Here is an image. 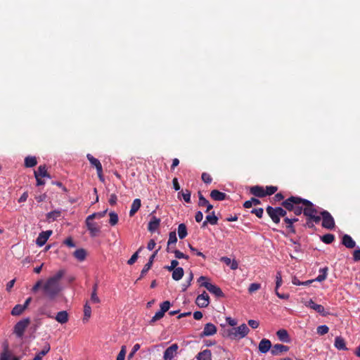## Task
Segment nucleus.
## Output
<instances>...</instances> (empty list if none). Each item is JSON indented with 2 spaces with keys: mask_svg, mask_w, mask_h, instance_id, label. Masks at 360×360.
I'll use <instances>...</instances> for the list:
<instances>
[{
  "mask_svg": "<svg viewBox=\"0 0 360 360\" xmlns=\"http://www.w3.org/2000/svg\"><path fill=\"white\" fill-rule=\"evenodd\" d=\"M109 216H110L109 223L110 224V225L111 226L116 225L118 222V215L115 212H110Z\"/></svg>",
  "mask_w": 360,
  "mask_h": 360,
  "instance_id": "41",
  "label": "nucleus"
},
{
  "mask_svg": "<svg viewBox=\"0 0 360 360\" xmlns=\"http://www.w3.org/2000/svg\"><path fill=\"white\" fill-rule=\"evenodd\" d=\"M198 360H212V353L210 349H205L198 353L197 356Z\"/></svg>",
  "mask_w": 360,
  "mask_h": 360,
  "instance_id": "29",
  "label": "nucleus"
},
{
  "mask_svg": "<svg viewBox=\"0 0 360 360\" xmlns=\"http://www.w3.org/2000/svg\"><path fill=\"white\" fill-rule=\"evenodd\" d=\"M126 355V347L122 346L120 352H119L116 360H124Z\"/></svg>",
  "mask_w": 360,
  "mask_h": 360,
  "instance_id": "53",
  "label": "nucleus"
},
{
  "mask_svg": "<svg viewBox=\"0 0 360 360\" xmlns=\"http://www.w3.org/2000/svg\"><path fill=\"white\" fill-rule=\"evenodd\" d=\"M277 209H278V215H279V217H285L286 214H287V210H285L284 207H277Z\"/></svg>",
  "mask_w": 360,
  "mask_h": 360,
  "instance_id": "63",
  "label": "nucleus"
},
{
  "mask_svg": "<svg viewBox=\"0 0 360 360\" xmlns=\"http://www.w3.org/2000/svg\"><path fill=\"white\" fill-rule=\"evenodd\" d=\"M198 206L199 207H206V212H210V211L213 208V205H211L209 201L202 195V192L199 191L198 192Z\"/></svg>",
  "mask_w": 360,
  "mask_h": 360,
  "instance_id": "16",
  "label": "nucleus"
},
{
  "mask_svg": "<svg viewBox=\"0 0 360 360\" xmlns=\"http://www.w3.org/2000/svg\"><path fill=\"white\" fill-rule=\"evenodd\" d=\"M52 234V231L49 230L46 231L41 232L36 240V243L37 245L41 247L43 246L49 239V238Z\"/></svg>",
  "mask_w": 360,
  "mask_h": 360,
  "instance_id": "13",
  "label": "nucleus"
},
{
  "mask_svg": "<svg viewBox=\"0 0 360 360\" xmlns=\"http://www.w3.org/2000/svg\"><path fill=\"white\" fill-rule=\"evenodd\" d=\"M278 191V187L274 186H268L264 188V193H266V196L271 195L274 194Z\"/></svg>",
  "mask_w": 360,
  "mask_h": 360,
  "instance_id": "40",
  "label": "nucleus"
},
{
  "mask_svg": "<svg viewBox=\"0 0 360 360\" xmlns=\"http://www.w3.org/2000/svg\"><path fill=\"white\" fill-rule=\"evenodd\" d=\"M165 315V313L162 312L161 310L157 311L155 313V314L152 317L150 321V324H153L154 323L155 321L161 319Z\"/></svg>",
  "mask_w": 360,
  "mask_h": 360,
  "instance_id": "42",
  "label": "nucleus"
},
{
  "mask_svg": "<svg viewBox=\"0 0 360 360\" xmlns=\"http://www.w3.org/2000/svg\"><path fill=\"white\" fill-rule=\"evenodd\" d=\"M99 226L91 223V237L98 236L101 232Z\"/></svg>",
  "mask_w": 360,
  "mask_h": 360,
  "instance_id": "45",
  "label": "nucleus"
},
{
  "mask_svg": "<svg viewBox=\"0 0 360 360\" xmlns=\"http://www.w3.org/2000/svg\"><path fill=\"white\" fill-rule=\"evenodd\" d=\"M250 329L246 324L243 323L238 327L232 328L226 332V335L231 340H240L245 338L249 333ZM225 336V335H224Z\"/></svg>",
  "mask_w": 360,
  "mask_h": 360,
  "instance_id": "4",
  "label": "nucleus"
},
{
  "mask_svg": "<svg viewBox=\"0 0 360 360\" xmlns=\"http://www.w3.org/2000/svg\"><path fill=\"white\" fill-rule=\"evenodd\" d=\"M217 327L211 323L205 325L202 332L200 334V338L212 336L217 333Z\"/></svg>",
  "mask_w": 360,
  "mask_h": 360,
  "instance_id": "11",
  "label": "nucleus"
},
{
  "mask_svg": "<svg viewBox=\"0 0 360 360\" xmlns=\"http://www.w3.org/2000/svg\"><path fill=\"white\" fill-rule=\"evenodd\" d=\"M178 234L180 239H183L186 237L187 229L184 224H180L178 226Z\"/></svg>",
  "mask_w": 360,
  "mask_h": 360,
  "instance_id": "36",
  "label": "nucleus"
},
{
  "mask_svg": "<svg viewBox=\"0 0 360 360\" xmlns=\"http://www.w3.org/2000/svg\"><path fill=\"white\" fill-rule=\"evenodd\" d=\"M63 244L70 248H75L76 246V244L73 241L72 237H68L65 240H64Z\"/></svg>",
  "mask_w": 360,
  "mask_h": 360,
  "instance_id": "52",
  "label": "nucleus"
},
{
  "mask_svg": "<svg viewBox=\"0 0 360 360\" xmlns=\"http://www.w3.org/2000/svg\"><path fill=\"white\" fill-rule=\"evenodd\" d=\"M91 166H94L96 168L99 179L101 181H104L102 165L98 159H96L92 156H91Z\"/></svg>",
  "mask_w": 360,
  "mask_h": 360,
  "instance_id": "17",
  "label": "nucleus"
},
{
  "mask_svg": "<svg viewBox=\"0 0 360 360\" xmlns=\"http://www.w3.org/2000/svg\"><path fill=\"white\" fill-rule=\"evenodd\" d=\"M342 243L346 248L352 249L356 246V242L352 239V238L347 234H345L342 238Z\"/></svg>",
  "mask_w": 360,
  "mask_h": 360,
  "instance_id": "22",
  "label": "nucleus"
},
{
  "mask_svg": "<svg viewBox=\"0 0 360 360\" xmlns=\"http://www.w3.org/2000/svg\"><path fill=\"white\" fill-rule=\"evenodd\" d=\"M250 192L252 195L257 198L266 197V193H264V188L261 186H254L250 187Z\"/></svg>",
  "mask_w": 360,
  "mask_h": 360,
  "instance_id": "20",
  "label": "nucleus"
},
{
  "mask_svg": "<svg viewBox=\"0 0 360 360\" xmlns=\"http://www.w3.org/2000/svg\"><path fill=\"white\" fill-rule=\"evenodd\" d=\"M170 305L169 301H165L160 304V310L165 314L169 309Z\"/></svg>",
  "mask_w": 360,
  "mask_h": 360,
  "instance_id": "51",
  "label": "nucleus"
},
{
  "mask_svg": "<svg viewBox=\"0 0 360 360\" xmlns=\"http://www.w3.org/2000/svg\"><path fill=\"white\" fill-rule=\"evenodd\" d=\"M170 252H174L175 255V257L177 259H182V258L186 259H188V255L184 254L183 252H181V251H179L178 250H171Z\"/></svg>",
  "mask_w": 360,
  "mask_h": 360,
  "instance_id": "50",
  "label": "nucleus"
},
{
  "mask_svg": "<svg viewBox=\"0 0 360 360\" xmlns=\"http://www.w3.org/2000/svg\"><path fill=\"white\" fill-rule=\"evenodd\" d=\"M34 174L37 180V186H42L45 184V181L42 180L43 177L51 178L50 174L47 172L45 165H40L37 170L34 171Z\"/></svg>",
  "mask_w": 360,
  "mask_h": 360,
  "instance_id": "7",
  "label": "nucleus"
},
{
  "mask_svg": "<svg viewBox=\"0 0 360 360\" xmlns=\"http://www.w3.org/2000/svg\"><path fill=\"white\" fill-rule=\"evenodd\" d=\"M30 323V319L25 318L19 321L14 326L13 333L18 337L22 338L26 328Z\"/></svg>",
  "mask_w": 360,
  "mask_h": 360,
  "instance_id": "8",
  "label": "nucleus"
},
{
  "mask_svg": "<svg viewBox=\"0 0 360 360\" xmlns=\"http://www.w3.org/2000/svg\"><path fill=\"white\" fill-rule=\"evenodd\" d=\"M266 211L269 217L275 224H278L280 222L281 220L278 215L277 207H273L271 206H268L266 209Z\"/></svg>",
  "mask_w": 360,
  "mask_h": 360,
  "instance_id": "14",
  "label": "nucleus"
},
{
  "mask_svg": "<svg viewBox=\"0 0 360 360\" xmlns=\"http://www.w3.org/2000/svg\"><path fill=\"white\" fill-rule=\"evenodd\" d=\"M271 346L272 345L271 341L268 339L264 338L259 342L258 349L261 353L265 354L272 348Z\"/></svg>",
  "mask_w": 360,
  "mask_h": 360,
  "instance_id": "19",
  "label": "nucleus"
},
{
  "mask_svg": "<svg viewBox=\"0 0 360 360\" xmlns=\"http://www.w3.org/2000/svg\"><path fill=\"white\" fill-rule=\"evenodd\" d=\"M160 224V219L157 218L155 216H152L148 225V230L153 233L155 232Z\"/></svg>",
  "mask_w": 360,
  "mask_h": 360,
  "instance_id": "21",
  "label": "nucleus"
},
{
  "mask_svg": "<svg viewBox=\"0 0 360 360\" xmlns=\"http://www.w3.org/2000/svg\"><path fill=\"white\" fill-rule=\"evenodd\" d=\"M276 335L278 338V339L283 342H290V341L288 333L285 329L278 330L276 332Z\"/></svg>",
  "mask_w": 360,
  "mask_h": 360,
  "instance_id": "25",
  "label": "nucleus"
},
{
  "mask_svg": "<svg viewBox=\"0 0 360 360\" xmlns=\"http://www.w3.org/2000/svg\"><path fill=\"white\" fill-rule=\"evenodd\" d=\"M74 257L79 262H82L86 257V252L84 249L80 248L76 250L73 253Z\"/></svg>",
  "mask_w": 360,
  "mask_h": 360,
  "instance_id": "28",
  "label": "nucleus"
},
{
  "mask_svg": "<svg viewBox=\"0 0 360 360\" xmlns=\"http://www.w3.org/2000/svg\"><path fill=\"white\" fill-rule=\"evenodd\" d=\"M264 210L262 208L253 209L251 211L252 214H255L258 218H262L263 216Z\"/></svg>",
  "mask_w": 360,
  "mask_h": 360,
  "instance_id": "56",
  "label": "nucleus"
},
{
  "mask_svg": "<svg viewBox=\"0 0 360 360\" xmlns=\"http://www.w3.org/2000/svg\"><path fill=\"white\" fill-rule=\"evenodd\" d=\"M314 221L311 220L309 218H306V223L304 224V227L309 228V229H314Z\"/></svg>",
  "mask_w": 360,
  "mask_h": 360,
  "instance_id": "61",
  "label": "nucleus"
},
{
  "mask_svg": "<svg viewBox=\"0 0 360 360\" xmlns=\"http://www.w3.org/2000/svg\"><path fill=\"white\" fill-rule=\"evenodd\" d=\"M302 213L306 217V218L314 220L315 224H319L321 219L320 214H319V212L316 206L308 200H306L305 201L302 210Z\"/></svg>",
  "mask_w": 360,
  "mask_h": 360,
  "instance_id": "3",
  "label": "nucleus"
},
{
  "mask_svg": "<svg viewBox=\"0 0 360 360\" xmlns=\"http://www.w3.org/2000/svg\"><path fill=\"white\" fill-rule=\"evenodd\" d=\"M96 288V285L94 286V292L91 293V304H95V303H99L100 302V299L98 298V297L95 293Z\"/></svg>",
  "mask_w": 360,
  "mask_h": 360,
  "instance_id": "58",
  "label": "nucleus"
},
{
  "mask_svg": "<svg viewBox=\"0 0 360 360\" xmlns=\"http://www.w3.org/2000/svg\"><path fill=\"white\" fill-rule=\"evenodd\" d=\"M201 179L205 184H210L212 181V178L208 173L203 172L201 175Z\"/></svg>",
  "mask_w": 360,
  "mask_h": 360,
  "instance_id": "49",
  "label": "nucleus"
},
{
  "mask_svg": "<svg viewBox=\"0 0 360 360\" xmlns=\"http://www.w3.org/2000/svg\"><path fill=\"white\" fill-rule=\"evenodd\" d=\"M141 206V202L139 198H136L135 200H134V201L131 204V210L129 211V216L130 217L134 216L138 212V210L140 209Z\"/></svg>",
  "mask_w": 360,
  "mask_h": 360,
  "instance_id": "26",
  "label": "nucleus"
},
{
  "mask_svg": "<svg viewBox=\"0 0 360 360\" xmlns=\"http://www.w3.org/2000/svg\"><path fill=\"white\" fill-rule=\"evenodd\" d=\"M220 260L224 262L227 266H230L232 270H236L238 267V264L237 261H236L235 259L231 260L230 258L227 257H221Z\"/></svg>",
  "mask_w": 360,
  "mask_h": 360,
  "instance_id": "27",
  "label": "nucleus"
},
{
  "mask_svg": "<svg viewBox=\"0 0 360 360\" xmlns=\"http://www.w3.org/2000/svg\"><path fill=\"white\" fill-rule=\"evenodd\" d=\"M25 309L23 307L22 304H16L11 311V314L13 316H20L23 313Z\"/></svg>",
  "mask_w": 360,
  "mask_h": 360,
  "instance_id": "37",
  "label": "nucleus"
},
{
  "mask_svg": "<svg viewBox=\"0 0 360 360\" xmlns=\"http://www.w3.org/2000/svg\"><path fill=\"white\" fill-rule=\"evenodd\" d=\"M177 241L176 234L175 231H172L169 235V240L167 242V251L169 252L171 251V245L175 244Z\"/></svg>",
  "mask_w": 360,
  "mask_h": 360,
  "instance_id": "30",
  "label": "nucleus"
},
{
  "mask_svg": "<svg viewBox=\"0 0 360 360\" xmlns=\"http://www.w3.org/2000/svg\"><path fill=\"white\" fill-rule=\"evenodd\" d=\"M248 325L253 329H256L259 327V323L258 321L250 319L248 321Z\"/></svg>",
  "mask_w": 360,
  "mask_h": 360,
  "instance_id": "62",
  "label": "nucleus"
},
{
  "mask_svg": "<svg viewBox=\"0 0 360 360\" xmlns=\"http://www.w3.org/2000/svg\"><path fill=\"white\" fill-rule=\"evenodd\" d=\"M179 346L176 343L172 344L171 346L167 347L164 352L163 359L164 360H172L177 354Z\"/></svg>",
  "mask_w": 360,
  "mask_h": 360,
  "instance_id": "9",
  "label": "nucleus"
},
{
  "mask_svg": "<svg viewBox=\"0 0 360 360\" xmlns=\"http://www.w3.org/2000/svg\"><path fill=\"white\" fill-rule=\"evenodd\" d=\"M321 240L326 244H330L335 240V236L331 233H327L321 237Z\"/></svg>",
  "mask_w": 360,
  "mask_h": 360,
  "instance_id": "38",
  "label": "nucleus"
},
{
  "mask_svg": "<svg viewBox=\"0 0 360 360\" xmlns=\"http://www.w3.org/2000/svg\"><path fill=\"white\" fill-rule=\"evenodd\" d=\"M140 345L139 344H135L131 351V352L129 353V356H128V358L129 359H131L133 357V356L134 355V354L140 349Z\"/></svg>",
  "mask_w": 360,
  "mask_h": 360,
  "instance_id": "59",
  "label": "nucleus"
},
{
  "mask_svg": "<svg viewBox=\"0 0 360 360\" xmlns=\"http://www.w3.org/2000/svg\"><path fill=\"white\" fill-rule=\"evenodd\" d=\"M320 216L322 217L321 225L323 228L330 230H332L335 228V220L329 212L323 210L320 212Z\"/></svg>",
  "mask_w": 360,
  "mask_h": 360,
  "instance_id": "6",
  "label": "nucleus"
},
{
  "mask_svg": "<svg viewBox=\"0 0 360 360\" xmlns=\"http://www.w3.org/2000/svg\"><path fill=\"white\" fill-rule=\"evenodd\" d=\"M65 274V270L60 269L44 283L42 285L43 295L49 300H55L63 290L60 281Z\"/></svg>",
  "mask_w": 360,
  "mask_h": 360,
  "instance_id": "1",
  "label": "nucleus"
},
{
  "mask_svg": "<svg viewBox=\"0 0 360 360\" xmlns=\"http://www.w3.org/2000/svg\"><path fill=\"white\" fill-rule=\"evenodd\" d=\"M261 203V201L256 198H251L250 200L245 201L243 203V207L245 208H250L252 205H257Z\"/></svg>",
  "mask_w": 360,
  "mask_h": 360,
  "instance_id": "35",
  "label": "nucleus"
},
{
  "mask_svg": "<svg viewBox=\"0 0 360 360\" xmlns=\"http://www.w3.org/2000/svg\"><path fill=\"white\" fill-rule=\"evenodd\" d=\"M51 349V347L49 345V344H46L43 349L39 352L37 354L41 357H43L44 356H45Z\"/></svg>",
  "mask_w": 360,
  "mask_h": 360,
  "instance_id": "54",
  "label": "nucleus"
},
{
  "mask_svg": "<svg viewBox=\"0 0 360 360\" xmlns=\"http://www.w3.org/2000/svg\"><path fill=\"white\" fill-rule=\"evenodd\" d=\"M184 269L181 267L176 268L172 272V278L174 281H179L184 276Z\"/></svg>",
  "mask_w": 360,
  "mask_h": 360,
  "instance_id": "33",
  "label": "nucleus"
},
{
  "mask_svg": "<svg viewBox=\"0 0 360 360\" xmlns=\"http://www.w3.org/2000/svg\"><path fill=\"white\" fill-rule=\"evenodd\" d=\"M317 333L320 335H323L328 333L329 328L326 325H321L317 327Z\"/></svg>",
  "mask_w": 360,
  "mask_h": 360,
  "instance_id": "44",
  "label": "nucleus"
},
{
  "mask_svg": "<svg viewBox=\"0 0 360 360\" xmlns=\"http://www.w3.org/2000/svg\"><path fill=\"white\" fill-rule=\"evenodd\" d=\"M90 317V306L89 305V302H86L84 306V320H88V318Z\"/></svg>",
  "mask_w": 360,
  "mask_h": 360,
  "instance_id": "57",
  "label": "nucleus"
},
{
  "mask_svg": "<svg viewBox=\"0 0 360 360\" xmlns=\"http://www.w3.org/2000/svg\"><path fill=\"white\" fill-rule=\"evenodd\" d=\"M141 249H142V247L139 248V249L135 253H134L132 255L131 258L127 261V264L129 265H132L136 262V261L137 260L138 257H139V252L141 250Z\"/></svg>",
  "mask_w": 360,
  "mask_h": 360,
  "instance_id": "43",
  "label": "nucleus"
},
{
  "mask_svg": "<svg viewBox=\"0 0 360 360\" xmlns=\"http://www.w3.org/2000/svg\"><path fill=\"white\" fill-rule=\"evenodd\" d=\"M196 304L199 307H206L210 304V297L208 294L204 291L202 294L199 295L195 300Z\"/></svg>",
  "mask_w": 360,
  "mask_h": 360,
  "instance_id": "12",
  "label": "nucleus"
},
{
  "mask_svg": "<svg viewBox=\"0 0 360 360\" xmlns=\"http://www.w3.org/2000/svg\"><path fill=\"white\" fill-rule=\"evenodd\" d=\"M307 199L299 196H290L281 202V205L289 212H292L296 216L302 213V210Z\"/></svg>",
  "mask_w": 360,
  "mask_h": 360,
  "instance_id": "2",
  "label": "nucleus"
},
{
  "mask_svg": "<svg viewBox=\"0 0 360 360\" xmlns=\"http://www.w3.org/2000/svg\"><path fill=\"white\" fill-rule=\"evenodd\" d=\"M306 306L307 307H309V308L314 309V311H316L317 313H319V314H321L323 316H326L328 314H329L328 312L326 311L323 306H322L321 304H318L315 303L312 300H309L306 303Z\"/></svg>",
  "mask_w": 360,
  "mask_h": 360,
  "instance_id": "10",
  "label": "nucleus"
},
{
  "mask_svg": "<svg viewBox=\"0 0 360 360\" xmlns=\"http://www.w3.org/2000/svg\"><path fill=\"white\" fill-rule=\"evenodd\" d=\"M61 215V212L59 210H54L48 212L46 215V219L49 221H54Z\"/></svg>",
  "mask_w": 360,
  "mask_h": 360,
  "instance_id": "32",
  "label": "nucleus"
},
{
  "mask_svg": "<svg viewBox=\"0 0 360 360\" xmlns=\"http://www.w3.org/2000/svg\"><path fill=\"white\" fill-rule=\"evenodd\" d=\"M353 259L354 262L360 261V249H357L354 251Z\"/></svg>",
  "mask_w": 360,
  "mask_h": 360,
  "instance_id": "64",
  "label": "nucleus"
},
{
  "mask_svg": "<svg viewBox=\"0 0 360 360\" xmlns=\"http://www.w3.org/2000/svg\"><path fill=\"white\" fill-rule=\"evenodd\" d=\"M207 277L201 276L198 279V282L200 283V285L205 287L210 292L212 293L217 297H223L224 292L221 288L216 285L212 284L207 281Z\"/></svg>",
  "mask_w": 360,
  "mask_h": 360,
  "instance_id": "5",
  "label": "nucleus"
},
{
  "mask_svg": "<svg viewBox=\"0 0 360 360\" xmlns=\"http://www.w3.org/2000/svg\"><path fill=\"white\" fill-rule=\"evenodd\" d=\"M335 346L340 350H347L345 340L341 337H336L335 339Z\"/></svg>",
  "mask_w": 360,
  "mask_h": 360,
  "instance_id": "31",
  "label": "nucleus"
},
{
  "mask_svg": "<svg viewBox=\"0 0 360 360\" xmlns=\"http://www.w3.org/2000/svg\"><path fill=\"white\" fill-rule=\"evenodd\" d=\"M188 247L190 250L193 252L195 253L198 256L202 257L203 259H205V256L202 252L198 251L195 248L193 247L191 244L188 245Z\"/></svg>",
  "mask_w": 360,
  "mask_h": 360,
  "instance_id": "60",
  "label": "nucleus"
},
{
  "mask_svg": "<svg viewBox=\"0 0 360 360\" xmlns=\"http://www.w3.org/2000/svg\"><path fill=\"white\" fill-rule=\"evenodd\" d=\"M282 285V276L281 271H278L276 275V289L278 290V288Z\"/></svg>",
  "mask_w": 360,
  "mask_h": 360,
  "instance_id": "47",
  "label": "nucleus"
},
{
  "mask_svg": "<svg viewBox=\"0 0 360 360\" xmlns=\"http://www.w3.org/2000/svg\"><path fill=\"white\" fill-rule=\"evenodd\" d=\"M288 350L289 347L288 346L281 344H276L272 347L271 353L273 355H280Z\"/></svg>",
  "mask_w": 360,
  "mask_h": 360,
  "instance_id": "18",
  "label": "nucleus"
},
{
  "mask_svg": "<svg viewBox=\"0 0 360 360\" xmlns=\"http://www.w3.org/2000/svg\"><path fill=\"white\" fill-rule=\"evenodd\" d=\"M206 219L211 225H216L218 222V217L215 216L214 212H212L211 214H208L206 217Z\"/></svg>",
  "mask_w": 360,
  "mask_h": 360,
  "instance_id": "39",
  "label": "nucleus"
},
{
  "mask_svg": "<svg viewBox=\"0 0 360 360\" xmlns=\"http://www.w3.org/2000/svg\"><path fill=\"white\" fill-rule=\"evenodd\" d=\"M210 197L214 200L221 201L224 200L226 198V194L225 193L214 189L210 192Z\"/></svg>",
  "mask_w": 360,
  "mask_h": 360,
  "instance_id": "23",
  "label": "nucleus"
},
{
  "mask_svg": "<svg viewBox=\"0 0 360 360\" xmlns=\"http://www.w3.org/2000/svg\"><path fill=\"white\" fill-rule=\"evenodd\" d=\"M44 283L42 280L38 281L32 288V292H37L38 290L43 285Z\"/></svg>",
  "mask_w": 360,
  "mask_h": 360,
  "instance_id": "55",
  "label": "nucleus"
},
{
  "mask_svg": "<svg viewBox=\"0 0 360 360\" xmlns=\"http://www.w3.org/2000/svg\"><path fill=\"white\" fill-rule=\"evenodd\" d=\"M55 319L61 324L65 323L68 321V314L66 311H60L57 313Z\"/></svg>",
  "mask_w": 360,
  "mask_h": 360,
  "instance_id": "24",
  "label": "nucleus"
},
{
  "mask_svg": "<svg viewBox=\"0 0 360 360\" xmlns=\"http://www.w3.org/2000/svg\"><path fill=\"white\" fill-rule=\"evenodd\" d=\"M158 250H159V249L155 250L153 252V254L150 257L148 262L145 264L144 267L143 268V269L141 272L140 277L139 278L138 280H140L141 278H143L146 275V274L150 269V268L153 265L154 259L158 252Z\"/></svg>",
  "mask_w": 360,
  "mask_h": 360,
  "instance_id": "15",
  "label": "nucleus"
},
{
  "mask_svg": "<svg viewBox=\"0 0 360 360\" xmlns=\"http://www.w3.org/2000/svg\"><path fill=\"white\" fill-rule=\"evenodd\" d=\"M37 164V158L34 156H27L25 158V166L26 167H33Z\"/></svg>",
  "mask_w": 360,
  "mask_h": 360,
  "instance_id": "34",
  "label": "nucleus"
},
{
  "mask_svg": "<svg viewBox=\"0 0 360 360\" xmlns=\"http://www.w3.org/2000/svg\"><path fill=\"white\" fill-rule=\"evenodd\" d=\"M261 285L259 283H251L248 288V292L250 293H253L260 289Z\"/></svg>",
  "mask_w": 360,
  "mask_h": 360,
  "instance_id": "46",
  "label": "nucleus"
},
{
  "mask_svg": "<svg viewBox=\"0 0 360 360\" xmlns=\"http://www.w3.org/2000/svg\"><path fill=\"white\" fill-rule=\"evenodd\" d=\"M181 193H179V195ZM191 191L189 190H185V191L181 192L182 197L185 202H191Z\"/></svg>",
  "mask_w": 360,
  "mask_h": 360,
  "instance_id": "48",
  "label": "nucleus"
}]
</instances>
